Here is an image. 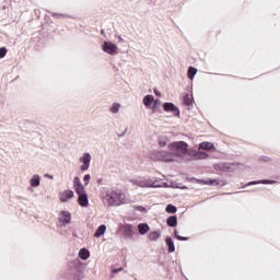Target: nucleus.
I'll use <instances>...</instances> for the list:
<instances>
[{
    "label": "nucleus",
    "instance_id": "1",
    "mask_svg": "<svg viewBox=\"0 0 280 280\" xmlns=\"http://www.w3.org/2000/svg\"><path fill=\"white\" fill-rule=\"evenodd\" d=\"M215 145L212 142H200L198 151L189 149V144L185 141H174L167 145L168 151H158L153 155L155 161H163L164 163H183V161H206L209 159V151L213 150ZM202 150H206L202 151Z\"/></svg>",
    "mask_w": 280,
    "mask_h": 280
},
{
    "label": "nucleus",
    "instance_id": "2",
    "mask_svg": "<svg viewBox=\"0 0 280 280\" xmlns=\"http://www.w3.org/2000/svg\"><path fill=\"white\" fill-rule=\"evenodd\" d=\"M101 200L105 207H121V205L132 203V200L126 192L113 188H103Z\"/></svg>",
    "mask_w": 280,
    "mask_h": 280
},
{
    "label": "nucleus",
    "instance_id": "3",
    "mask_svg": "<svg viewBox=\"0 0 280 280\" xmlns=\"http://www.w3.org/2000/svg\"><path fill=\"white\" fill-rule=\"evenodd\" d=\"M132 185L141 188H163V187H175L173 183H165L156 177H138L131 179Z\"/></svg>",
    "mask_w": 280,
    "mask_h": 280
},
{
    "label": "nucleus",
    "instance_id": "4",
    "mask_svg": "<svg viewBox=\"0 0 280 280\" xmlns=\"http://www.w3.org/2000/svg\"><path fill=\"white\" fill-rule=\"evenodd\" d=\"M142 104L152 113H156L161 108V100L154 98V95L148 94L143 97Z\"/></svg>",
    "mask_w": 280,
    "mask_h": 280
},
{
    "label": "nucleus",
    "instance_id": "5",
    "mask_svg": "<svg viewBox=\"0 0 280 280\" xmlns=\"http://www.w3.org/2000/svg\"><path fill=\"white\" fill-rule=\"evenodd\" d=\"M102 51L108 54V56H117L119 54V47L110 40L104 42L102 45Z\"/></svg>",
    "mask_w": 280,
    "mask_h": 280
},
{
    "label": "nucleus",
    "instance_id": "6",
    "mask_svg": "<svg viewBox=\"0 0 280 280\" xmlns=\"http://www.w3.org/2000/svg\"><path fill=\"white\" fill-rule=\"evenodd\" d=\"M93 160V156H91V153H83V155L79 159L80 170L81 172H86L89 167H91V161Z\"/></svg>",
    "mask_w": 280,
    "mask_h": 280
},
{
    "label": "nucleus",
    "instance_id": "7",
    "mask_svg": "<svg viewBox=\"0 0 280 280\" xmlns=\"http://www.w3.org/2000/svg\"><path fill=\"white\" fill-rule=\"evenodd\" d=\"M163 110L165 113H172L173 117H180V108H178L174 103H164Z\"/></svg>",
    "mask_w": 280,
    "mask_h": 280
},
{
    "label": "nucleus",
    "instance_id": "8",
    "mask_svg": "<svg viewBox=\"0 0 280 280\" xmlns=\"http://www.w3.org/2000/svg\"><path fill=\"white\" fill-rule=\"evenodd\" d=\"M77 196H78L77 202H78L79 207L86 209V207H89V205H90L89 194H86V190H81V191L77 192Z\"/></svg>",
    "mask_w": 280,
    "mask_h": 280
},
{
    "label": "nucleus",
    "instance_id": "9",
    "mask_svg": "<svg viewBox=\"0 0 280 280\" xmlns=\"http://www.w3.org/2000/svg\"><path fill=\"white\" fill-rule=\"evenodd\" d=\"M75 198V192L71 189H66L59 192L60 202H69Z\"/></svg>",
    "mask_w": 280,
    "mask_h": 280
},
{
    "label": "nucleus",
    "instance_id": "10",
    "mask_svg": "<svg viewBox=\"0 0 280 280\" xmlns=\"http://www.w3.org/2000/svg\"><path fill=\"white\" fill-rule=\"evenodd\" d=\"M59 224L60 226H68V224H71V212L69 211H61L59 213Z\"/></svg>",
    "mask_w": 280,
    "mask_h": 280
},
{
    "label": "nucleus",
    "instance_id": "11",
    "mask_svg": "<svg viewBox=\"0 0 280 280\" xmlns=\"http://www.w3.org/2000/svg\"><path fill=\"white\" fill-rule=\"evenodd\" d=\"M120 231L125 233L126 237H132L135 235V228L130 224L120 225Z\"/></svg>",
    "mask_w": 280,
    "mask_h": 280
},
{
    "label": "nucleus",
    "instance_id": "12",
    "mask_svg": "<svg viewBox=\"0 0 280 280\" xmlns=\"http://www.w3.org/2000/svg\"><path fill=\"white\" fill-rule=\"evenodd\" d=\"M73 187H74L75 194L79 192V191L86 190V188L82 184V180H80V177H74L73 178Z\"/></svg>",
    "mask_w": 280,
    "mask_h": 280
},
{
    "label": "nucleus",
    "instance_id": "13",
    "mask_svg": "<svg viewBox=\"0 0 280 280\" xmlns=\"http://www.w3.org/2000/svg\"><path fill=\"white\" fill-rule=\"evenodd\" d=\"M138 232L140 235H148L150 233V225L148 223L138 224Z\"/></svg>",
    "mask_w": 280,
    "mask_h": 280
},
{
    "label": "nucleus",
    "instance_id": "14",
    "mask_svg": "<svg viewBox=\"0 0 280 280\" xmlns=\"http://www.w3.org/2000/svg\"><path fill=\"white\" fill-rule=\"evenodd\" d=\"M30 185L31 187H34V188L40 187V175L38 174L33 175L30 179Z\"/></svg>",
    "mask_w": 280,
    "mask_h": 280
},
{
    "label": "nucleus",
    "instance_id": "15",
    "mask_svg": "<svg viewBox=\"0 0 280 280\" xmlns=\"http://www.w3.org/2000/svg\"><path fill=\"white\" fill-rule=\"evenodd\" d=\"M275 183L277 182L272 179H261V180L249 182L247 185H275Z\"/></svg>",
    "mask_w": 280,
    "mask_h": 280
},
{
    "label": "nucleus",
    "instance_id": "16",
    "mask_svg": "<svg viewBox=\"0 0 280 280\" xmlns=\"http://www.w3.org/2000/svg\"><path fill=\"white\" fill-rule=\"evenodd\" d=\"M148 240L150 242H158V240H161V231H151L148 235Z\"/></svg>",
    "mask_w": 280,
    "mask_h": 280
},
{
    "label": "nucleus",
    "instance_id": "17",
    "mask_svg": "<svg viewBox=\"0 0 280 280\" xmlns=\"http://www.w3.org/2000/svg\"><path fill=\"white\" fill-rule=\"evenodd\" d=\"M79 257L83 261H86V259H89V257H91V252H89V249H86V248H81L79 250Z\"/></svg>",
    "mask_w": 280,
    "mask_h": 280
},
{
    "label": "nucleus",
    "instance_id": "18",
    "mask_svg": "<svg viewBox=\"0 0 280 280\" xmlns=\"http://www.w3.org/2000/svg\"><path fill=\"white\" fill-rule=\"evenodd\" d=\"M119 110H121V104L113 103L109 108V113H112V115H117V113H119Z\"/></svg>",
    "mask_w": 280,
    "mask_h": 280
},
{
    "label": "nucleus",
    "instance_id": "19",
    "mask_svg": "<svg viewBox=\"0 0 280 280\" xmlns=\"http://www.w3.org/2000/svg\"><path fill=\"white\" fill-rule=\"evenodd\" d=\"M106 233V225L105 224H102L97 228L94 236L95 237H102L104 234Z\"/></svg>",
    "mask_w": 280,
    "mask_h": 280
},
{
    "label": "nucleus",
    "instance_id": "20",
    "mask_svg": "<svg viewBox=\"0 0 280 280\" xmlns=\"http://www.w3.org/2000/svg\"><path fill=\"white\" fill-rule=\"evenodd\" d=\"M166 246L168 247V253H174V250H176V247L174 246V241H172V237L166 238Z\"/></svg>",
    "mask_w": 280,
    "mask_h": 280
},
{
    "label": "nucleus",
    "instance_id": "21",
    "mask_svg": "<svg viewBox=\"0 0 280 280\" xmlns=\"http://www.w3.org/2000/svg\"><path fill=\"white\" fill-rule=\"evenodd\" d=\"M184 102L186 106H191L194 104V95L186 94L184 97Z\"/></svg>",
    "mask_w": 280,
    "mask_h": 280
},
{
    "label": "nucleus",
    "instance_id": "22",
    "mask_svg": "<svg viewBox=\"0 0 280 280\" xmlns=\"http://www.w3.org/2000/svg\"><path fill=\"white\" fill-rule=\"evenodd\" d=\"M196 73H198V69H196L194 67L188 68V79L189 80H194V78H196Z\"/></svg>",
    "mask_w": 280,
    "mask_h": 280
},
{
    "label": "nucleus",
    "instance_id": "23",
    "mask_svg": "<svg viewBox=\"0 0 280 280\" xmlns=\"http://www.w3.org/2000/svg\"><path fill=\"white\" fill-rule=\"evenodd\" d=\"M199 183H201V185H213V186L220 185L218 179L199 180Z\"/></svg>",
    "mask_w": 280,
    "mask_h": 280
},
{
    "label": "nucleus",
    "instance_id": "24",
    "mask_svg": "<svg viewBox=\"0 0 280 280\" xmlns=\"http://www.w3.org/2000/svg\"><path fill=\"white\" fill-rule=\"evenodd\" d=\"M166 222L168 226L173 228L176 226V224H178V220L176 219V217H170Z\"/></svg>",
    "mask_w": 280,
    "mask_h": 280
},
{
    "label": "nucleus",
    "instance_id": "25",
    "mask_svg": "<svg viewBox=\"0 0 280 280\" xmlns=\"http://www.w3.org/2000/svg\"><path fill=\"white\" fill-rule=\"evenodd\" d=\"M177 209L174 205H168L166 207V213H176Z\"/></svg>",
    "mask_w": 280,
    "mask_h": 280
},
{
    "label": "nucleus",
    "instance_id": "26",
    "mask_svg": "<svg viewBox=\"0 0 280 280\" xmlns=\"http://www.w3.org/2000/svg\"><path fill=\"white\" fill-rule=\"evenodd\" d=\"M83 182H84L85 186L89 185V183H91V175L85 174L83 176Z\"/></svg>",
    "mask_w": 280,
    "mask_h": 280
},
{
    "label": "nucleus",
    "instance_id": "27",
    "mask_svg": "<svg viewBox=\"0 0 280 280\" xmlns=\"http://www.w3.org/2000/svg\"><path fill=\"white\" fill-rule=\"evenodd\" d=\"M5 54H8V49L5 47L0 48V58H5Z\"/></svg>",
    "mask_w": 280,
    "mask_h": 280
},
{
    "label": "nucleus",
    "instance_id": "28",
    "mask_svg": "<svg viewBox=\"0 0 280 280\" xmlns=\"http://www.w3.org/2000/svg\"><path fill=\"white\" fill-rule=\"evenodd\" d=\"M175 236H176V238L177 240H179L180 242H187V237H183V236H180V235H178V232L177 231H175Z\"/></svg>",
    "mask_w": 280,
    "mask_h": 280
},
{
    "label": "nucleus",
    "instance_id": "29",
    "mask_svg": "<svg viewBox=\"0 0 280 280\" xmlns=\"http://www.w3.org/2000/svg\"><path fill=\"white\" fill-rule=\"evenodd\" d=\"M159 145H160V148H165V145H167V141H165V140H160V141H159Z\"/></svg>",
    "mask_w": 280,
    "mask_h": 280
},
{
    "label": "nucleus",
    "instance_id": "30",
    "mask_svg": "<svg viewBox=\"0 0 280 280\" xmlns=\"http://www.w3.org/2000/svg\"><path fill=\"white\" fill-rule=\"evenodd\" d=\"M121 270H124V268L113 269V273H114V275H117V272H121Z\"/></svg>",
    "mask_w": 280,
    "mask_h": 280
},
{
    "label": "nucleus",
    "instance_id": "31",
    "mask_svg": "<svg viewBox=\"0 0 280 280\" xmlns=\"http://www.w3.org/2000/svg\"><path fill=\"white\" fill-rule=\"evenodd\" d=\"M154 95H156L158 97H161V92L159 90H154Z\"/></svg>",
    "mask_w": 280,
    "mask_h": 280
},
{
    "label": "nucleus",
    "instance_id": "32",
    "mask_svg": "<svg viewBox=\"0 0 280 280\" xmlns=\"http://www.w3.org/2000/svg\"><path fill=\"white\" fill-rule=\"evenodd\" d=\"M45 177L49 178L50 180L54 179V175L46 174Z\"/></svg>",
    "mask_w": 280,
    "mask_h": 280
},
{
    "label": "nucleus",
    "instance_id": "33",
    "mask_svg": "<svg viewBox=\"0 0 280 280\" xmlns=\"http://www.w3.org/2000/svg\"><path fill=\"white\" fill-rule=\"evenodd\" d=\"M138 211H145V208H143V207H138Z\"/></svg>",
    "mask_w": 280,
    "mask_h": 280
},
{
    "label": "nucleus",
    "instance_id": "34",
    "mask_svg": "<svg viewBox=\"0 0 280 280\" xmlns=\"http://www.w3.org/2000/svg\"><path fill=\"white\" fill-rule=\"evenodd\" d=\"M52 16H62V14H56V13H54Z\"/></svg>",
    "mask_w": 280,
    "mask_h": 280
},
{
    "label": "nucleus",
    "instance_id": "35",
    "mask_svg": "<svg viewBox=\"0 0 280 280\" xmlns=\"http://www.w3.org/2000/svg\"><path fill=\"white\" fill-rule=\"evenodd\" d=\"M246 187H250V185L247 184V185L244 186V188H246Z\"/></svg>",
    "mask_w": 280,
    "mask_h": 280
}]
</instances>
